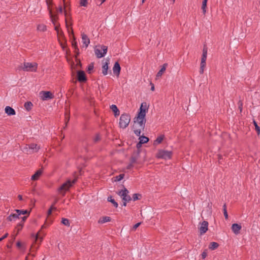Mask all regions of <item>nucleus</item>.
Returning a JSON list of instances; mask_svg holds the SVG:
<instances>
[{
    "label": "nucleus",
    "instance_id": "1",
    "mask_svg": "<svg viewBox=\"0 0 260 260\" xmlns=\"http://www.w3.org/2000/svg\"><path fill=\"white\" fill-rule=\"evenodd\" d=\"M77 178L74 179L73 180H68L66 182L63 183L58 188V191L62 194V196L66 194V191H68L70 188L77 182Z\"/></svg>",
    "mask_w": 260,
    "mask_h": 260
},
{
    "label": "nucleus",
    "instance_id": "2",
    "mask_svg": "<svg viewBox=\"0 0 260 260\" xmlns=\"http://www.w3.org/2000/svg\"><path fill=\"white\" fill-rule=\"evenodd\" d=\"M64 14L66 17L65 20L66 27L67 28L68 33L70 37H72V46L74 48V49H75V48H78L77 45V42L76 41V38L74 35L73 28L72 27L70 28L69 27V24L68 23L67 12L66 10L64 11Z\"/></svg>",
    "mask_w": 260,
    "mask_h": 260
},
{
    "label": "nucleus",
    "instance_id": "3",
    "mask_svg": "<svg viewBox=\"0 0 260 260\" xmlns=\"http://www.w3.org/2000/svg\"><path fill=\"white\" fill-rule=\"evenodd\" d=\"M131 121V116L127 113H123L119 119V125L120 128H125L128 125Z\"/></svg>",
    "mask_w": 260,
    "mask_h": 260
},
{
    "label": "nucleus",
    "instance_id": "4",
    "mask_svg": "<svg viewBox=\"0 0 260 260\" xmlns=\"http://www.w3.org/2000/svg\"><path fill=\"white\" fill-rule=\"evenodd\" d=\"M47 7H48V10L49 12V15H50V17L51 22L55 25L54 29L56 31L57 36H59V32L61 30V29H59V27L60 25L58 24V26H56L55 25V21L58 19V16L57 15H54L53 14L52 10L51 9V8L50 7L49 3V1H47Z\"/></svg>",
    "mask_w": 260,
    "mask_h": 260
},
{
    "label": "nucleus",
    "instance_id": "5",
    "mask_svg": "<svg viewBox=\"0 0 260 260\" xmlns=\"http://www.w3.org/2000/svg\"><path fill=\"white\" fill-rule=\"evenodd\" d=\"M173 153L171 151L159 149L156 154L157 158L164 159L165 160L170 159L172 158Z\"/></svg>",
    "mask_w": 260,
    "mask_h": 260
},
{
    "label": "nucleus",
    "instance_id": "6",
    "mask_svg": "<svg viewBox=\"0 0 260 260\" xmlns=\"http://www.w3.org/2000/svg\"><path fill=\"white\" fill-rule=\"evenodd\" d=\"M108 47L105 45L96 46L94 52L98 58L104 57L107 52Z\"/></svg>",
    "mask_w": 260,
    "mask_h": 260
},
{
    "label": "nucleus",
    "instance_id": "7",
    "mask_svg": "<svg viewBox=\"0 0 260 260\" xmlns=\"http://www.w3.org/2000/svg\"><path fill=\"white\" fill-rule=\"evenodd\" d=\"M40 149V146H38L37 144L30 143L26 145V147L23 149V151L27 153L31 154L38 152Z\"/></svg>",
    "mask_w": 260,
    "mask_h": 260
},
{
    "label": "nucleus",
    "instance_id": "8",
    "mask_svg": "<svg viewBox=\"0 0 260 260\" xmlns=\"http://www.w3.org/2000/svg\"><path fill=\"white\" fill-rule=\"evenodd\" d=\"M38 64L36 62H24L21 69L26 72H36L37 70Z\"/></svg>",
    "mask_w": 260,
    "mask_h": 260
},
{
    "label": "nucleus",
    "instance_id": "9",
    "mask_svg": "<svg viewBox=\"0 0 260 260\" xmlns=\"http://www.w3.org/2000/svg\"><path fill=\"white\" fill-rule=\"evenodd\" d=\"M148 111V107L147 106V104L145 102H143L141 104L139 111L136 116H139V117L142 118L143 117H146V114Z\"/></svg>",
    "mask_w": 260,
    "mask_h": 260
},
{
    "label": "nucleus",
    "instance_id": "10",
    "mask_svg": "<svg viewBox=\"0 0 260 260\" xmlns=\"http://www.w3.org/2000/svg\"><path fill=\"white\" fill-rule=\"evenodd\" d=\"M40 95L43 101H47L54 98L53 93L50 91H42L40 92Z\"/></svg>",
    "mask_w": 260,
    "mask_h": 260
},
{
    "label": "nucleus",
    "instance_id": "11",
    "mask_svg": "<svg viewBox=\"0 0 260 260\" xmlns=\"http://www.w3.org/2000/svg\"><path fill=\"white\" fill-rule=\"evenodd\" d=\"M77 79L80 83H84L87 80L86 74L82 70L78 71L77 72Z\"/></svg>",
    "mask_w": 260,
    "mask_h": 260
},
{
    "label": "nucleus",
    "instance_id": "12",
    "mask_svg": "<svg viewBox=\"0 0 260 260\" xmlns=\"http://www.w3.org/2000/svg\"><path fill=\"white\" fill-rule=\"evenodd\" d=\"M146 121V120L145 117L140 118V117H139V116H136L134 119V123L138 122V123L139 124L140 127L142 129H144L145 128Z\"/></svg>",
    "mask_w": 260,
    "mask_h": 260
},
{
    "label": "nucleus",
    "instance_id": "13",
    "mask_svg": "<svg viewBox=\"0 0 260 260\" xmlns=\"http://www.w3.org/2000/svg\"><path fill=\"white\" fill-rule=\"evenodd\" d=\"M208 222L207 221H203L201 224L200 227L199 228L200 235H203L206 233L208 229Z\"/></svg>",
    "mask_w": 260,
    "mask_h": 260
},
{
    "label": "nucleus",
    "instance_id": "14",
    "mask_svg": "<svg viewBox=\"0 0 260 260\" xmlns=\"http://www.w3.org/2000/svg\"><path fill=\"white\" fill-rule=\"evenodd\" d=\"M109 63V61L108 60H107L106 61L103 62L102 65V73L103 75L106 76L107 75L108 73L110 74H112L111 71L109 70L108 72L109 67L108 64Z\"/></svg>",
    "mask_w": 260,
    "mask_h": 260
},
{
    "label": "nucleus",
    "instance_id": "15",
    "mask_svg": "<svg viewBox=\"0 0 260 260\" xmlns=\"http://www.w3.org/2000/svg\"><path fill=\"white\" fill-rule=\"evenodd\" d=\"M121 71V67L118 61H116L113 67V74L117 77H119Z\"/></svg>",
    "mask_w": 260,
    "mask_h": 260
},
{
    "label": "nucleus",
    "instance_id": "16",
    "mask_svg": "<svg viewBox=\"0 0 260 260\" xmlns=\"http://www.w3.org/2000/svg\"><path fill=\"white\" fill-rule=\"evenodd\" d=\"M207 47L206 45H204L203 49V53L201 58V64H206V61L207 59Z\"/></svg>",
    "mask_w": 260,
    "mask_h": 260
},
{
    "label": "nucleus",
    "instance_id": "17",
    "mask_svg": "<svg viewBox=\"0 0 260 260\" xmlns=\"http://www.w3.org/2000/svg\"><path fill=\"white\" fill-rule=\"evenodd\" d=\"M140 152L141 151L140 150H136L133 152L130 159V161H131L132 163L137 162V160L140 157Z\"/></svg>",
    "mask_w": 260,
    "mask_h": 260
},
{
    "label": "nucleus",
    "instance_id": "18",
    "mask_svg": "<svg viewBox=\"0 0 260 260\" xmlns=\"http://www.w3.org/2000/svg\"><path fill=\"white\" fill-rule=\"evenodd\" d=\"M241 228V225L238 223H233L231 227L232 231L236 235H238L240 233V230Z\"/></svg>",
    "mask_w": 260,
    "mask_h": 260
},
{
    "label": "nucleus",
    "instance_id": "19",
    "mask_svg": "<svg viewBox=\"0 0 260 260\" xmlns=\"http://www.w3.org/2000/svg\"><path fill=\"white\" fill-rule=\"evenodd\" d=\"M82 43L84 45L85 47L87 48L90 43V40L88 36L84 33L81 34Z\"/></svg>",
    "mask_w": 260,
    "mask_h": 260
},
{
    "label": "nucleus",
    "instance_id": "20",
    "mask_svg": "<svg viewBox=\"0 0 260 260\" xmlns=\"http://www.w3.org/2000/svg\"><path fill=\"white\" fill-rule=\"evenodd\" d=\"M43 173L42 169H39L35 173L31 176V180L34 181L37 180Z\"/></svg>",
    "mask_w": 260,
    "mask_h": 260
},
{
    "label": "nucleus",
    "instance_id": "21",
    "mask_svg": "<svg viewBox=\"0 0 260 260\" xmlns=\"http://www.w3.org/2000/svg\"><path fill=\"white\" fill-rule=\"evenodd\" d=\"M5 110L6 113L9 116L14 115L16 114L15 110L10 106H7Z\"/></svg>",
    "mask_w": 260,
    "mask_h": 260
},
{
    "label": "nucleus",
    "instance_id": "22",
    "mask_svg": "<svg viewBox=\"0 0 260 260\" xmlns=\"http://www.w3.org/2000/svg\"><path fill=\"white\" fill-rule=\"evenodd\" d=\"M110 109L113 112L115 117H117L120 115V111L115 105H112L110 106Z\"/></svg>",
    "mask_w": 260,
    "mask_h": 260
},
{
    "label": "nucleus",
    "instance_id": "23",
    "mask_svg": "<svg viewBox=\"0 0 260 260\" xmlns=\"http://www.w3.org/2000/svg\"><path fill=\"white\" fill-rule=\"evenodd\" d=\"M164 138L165 136L164 135H160L154 141L153 145L155 146L158 144H160L164 140Z\"/></svg>",
    "mask_w": 260,
    "mask_h": 260
},
{
    "label": "nucleus",
    "instance_id": "24",
    "mask_svg": "<svg viewBox=\"0 0 260 260\" xmlns=\"http://www.w3.org/2000/svg\"><path fill=\"white\" fill-rule=\"evenodd\" d=\"M167 66H168L167 63H164L163 64L161 69L158 72V73L156 74L157 77H159L162 76V75L163 74L164 72L166 71Z\"/></svg>",
    "mask_w": 260,
    "mask_h": 260
},
{
    "label": "nucleus",
    "instance_id": "25",
    "mask_svg": "<svg viewBox=\"0 0 260 260\" xmlns=\"http://www.w3.org/2000/svg\"><path fill=\"white\" fill-rule=\"evenodd\" d=\"M111 218L109 216H103L101 217L99 220V223H104L107 222L111 221Z\"/></svg>",
    "mask_w": 260,
    "mask_h": 260
},
{
    "label": "nucleus",
    "instance_id": "26",
    "mask_svg": "<svg viewBox=\"0 0 260 260\" xmlns=\"http://www.w3.org/2000/svg\"><path fill=\"white\" fill-rule=\"evenodd\" d=\"M15 211L17 213H18V215H29L30 214V211H28L27 210H19V209H16Z\"/></svg>",
    "mask_w": 260,
    "mask_h": 260
},
{
    "label": "nucleus",
    "instance_id": "27",
    "mask_svg": "<svg viewBox=\"0 0 260 260\" xmlns=\"http://www.w3.org/2000/svg\"><path fill=\"white\" fill-rule=\"evenodd\" d=\"M28 216L29 215H27L26 216H24L21 217V219H22L21 221L18 224V226H20V228L19 229H18V232H20L22 230V229L24 225V223L25 221V220H26V219Z\"/></svg>",
    "mask_w": 260,
    "mask_h": 260
},
{
    "label": "nucleus",
    "instance_id": "28",
    "mask_svg": "<svg viewBox=\"0 0 260 260\" xmlns=\"http://www.w3.org/2000/svg\"><path fill=\"white\" fill-rule=\"evenodd\" d=\"M41 232V230H40L35 236L32 235V236L35 238V241L36 243L37 242V241L38 240V239H40V242L39 243V245L41 244V242H42V241L43 240V237H41L40 236V234ZM39 246V245H38V247L37 248V249L38 248Z\"/></svg>",
    "mask_w": 260,
    "mask_h": 260
},
{
    "label": "nucleus",
    "instance_id": "29",
    "mask_svg": "<svg viewBox=\"0 0 260 260\" xmlns=\"http://www.w3.org/2000/svg\"><path fill=\"white\" fill-rule=\"evenodd\" d=\"M33 106V104L31 102L27 101L24 103V107L25 109L27 111H29Z\"/></svg>",
    "mask_w": 260,
    "mask_h": 260
},
{
    "label": "nucleus",
    "instance_id": "30",
    "mask_svg": "<svg viewBox=\"0 0 260 260\" xmlns=\"http://www.w3.org/2000/svg\"><path fill=\"white\" fill-rule=\"evenodd\" d=\"M218 243L215 242H212L210 243L209 248L212 250H215L219 247Z\"/></svg>",
    "mask_w": 260,
    "mask_h": 260
},
{
    "label": "nucleus",
    "instance_id": "31",
    "mask_svg": "<svg viewBox=\"0 0 260 260\" xmlns=\"http://www.w3.org/2000/svg\"><path fill=\"white\" fill-rule=\"evenodd\" d=\"M107 201L109 202H111L115 208L118 207V203L115 201L114 199H112V196L108 197L107 198Z\"/></svg>",
    "mask_w": 260,
    "mask_h": 260
},
{
    "label": "nucleus",
    "instance_id": "32",
    "mask_svg": "<svg viewBox=\"0 0 260 260\" xmlns=\"http://www.w3.org/2000/svg\"><path fill=\"white\" fill-rule=\"evenodd\" d=\"M139 140L142 142H143L144 144H145L147 143L149 141V139L148 137L142 135L141 136H140V137L139 138Z\"/></svg>",
    "mask_w": 260,
    "mask_h": 260
},
{
    "label": "nucleus",
    "instance_id": "33",
    "mask_svg": "<svg viewBox=\"0 0 260 260\" xmlns=\"http://www.w3.org/2000/svg\"><path fill=\"white\" fill-rule=\"evenodd\" d=\"M253 123L255 126V129L257 133V135H259L260 134V127L258 125L257 122L254 119L253 120Z\"/></svg>",
    "mask_w": 260,
    "mask_h": 260
},
{
    "label": "nucleus",
    "instance_id": "34",
    "mask_svg": "<svg viewBox=\"0 0 260 260\" xmlns=\"http://www.w3.org/2000/svg\"><path fill=\"white\" fill-rule=\"evenodd\" d=\"M19 218V215H18V213H12V214H11L9 216H8L7 219L9 221H12L13 218L15 219V218Z\"/></svg>",
    "mask_w": 260,
    "mask_h": 260
},
{
    "label": "nucleus",
    "instance_id": "35",
    "mask_svg": "<svg viewBox=\"0 0 260 260\" xmlns=\"http://www.w3.org/2000/svg\"><path fill=\"white\" fill-rule=\"evenodd\" d=\"M61 222L62 224H63V225H64L66 226H69L70 225V221L67 218H62L61 219Z\"/></svg>",
    "mask_w": 260,
    "mask_h": 260
},
{
    "label": "nucleus",
    "instance_id": "36",
    "mask_svg": "<svg viewBox=\"0 0 260 260\" xmlns=\"http://www.w3.org/2000/svg\"><path fill=\"white\" fill-rule=\"evenodd\" d=\"M141 197L142 196L140 193H134L133 195L132 199L134 201H135L138 200H140Z\"/></svg>",
    "mask_w": 260,
    "mask_h": 260
},
{
    "label": "nucleus",
    "instance_id": "37",
    "mask_svg": "<svg viewBox=\"0 0 260 260\" xmlns=\"http://www.w3.org/2000/svg\"><path fill=\"white\" fill-rule=\"evenodd\" d=\"M132 200V198L128 194L126 196H122V201L129 202Z\"/></svg>",
    "mask_w": 260,
    "mask_h": 260
},
{
    "label": "nucleus",
    "instance_id": "38",
    "mask_svg": "<svg viewBox=\"0 0 260 260\" xmlns=\"http://www.w3.org/2000/svg\"><path fill=\"white\" fill-rule=\"evenodd\" d=\"M37 29L42 31L46 30V26L44 24H39L38 25Z\"/></svg>",
    "mask_w": 260,
    "mask_h": 260
},
{
    "label": "nucleus",
    "instance_id": "39",
    "mask_svg": "<svg viewBox=\"0 0 260 260\" xmlns=\"http://www.w3.org/2000/svg\"><path fill=\"white\" fill-rule=\"evenodd\" d=\"M57 37L59 42H60V39L66 41L64 35L62 30H60V31L59 32V36H57Z\"/></svg>",
    "mask_w": 260,
    "mask_h": 260
},
{
    "label": "nucleus",
    "instance_id": "40",
    "mask_svg": "<svg viewBox=\"0 0 260 260\" xmlns=\"http://www.w3.org/2000/svg\"><path fill=\"white\" fill-rule=\"evenodd\" d=\"M124 177V174H120L115 177V181H120V180L123 179Z\"/></svg>",
    "mask_w": 260,
    "mask_h": 260
},
{
    "label": "nucleus",
    "instance_id": "41",
    "mask_svg": "<svg viewBox=\"0 0 260 260\" xmlns=\"http://www.w3.org/2000/svg\"><path fill=\"white\" fill-rule=\"evenodd\" d=\"M101 139V136L99 134H97L95 137L93 139V141L94 142V143H96L97 142H98L99 141H100Z\"/></svg>",
    "mask_w": 260,
    "mask_h": 260
},
{
    "label": "nucleus",
    "instance_id": "42",
    "mask_svg": "<svg viewBox=\"0 0 260 260\" xmlns=\"http://www.w3.org/2000/svg\"><path fill=\"white\" fill-rule=\"evenodd\" d=\"M64 120H65L66 125L64 128H65L67 126V124L70 120V115L67 112L65 113V119Z\"/></svg>",
    "mask_w": 260,
    "mask_h": 260
},
{
    "label": "nucleus",
    "instance_id": "43",
    "mask_svg": "<svg viewBox=\"0 0 260 260\" xmlns=\"http://www.w3.org/2000/svg\"><path fill=\"white\" fill-rule=\"evenodd\" d=\"M56 207H53V206H51L50 207V208L48 209V211H47V216H49L50 215H51L52 214V210H56Z\"/></svg>",
    "mask_w": 260,
    "mask_h": 260
},
{
    "label": "nucleus",
    "instance_id": "44",
    "mask_svg": "<svg viewBox=\"0 0 260 260\" xmlns=\"http://www.w3.org/2000/svg\"><path fill=\"white\" fill-rule=\"evenodd\" d=\"M74 52L75 53V60H76V61H77L78 60V56L80 54L79 48H75V49H74Z\"/></svg>",
    "mask_w": 260,
    "mask_h": 260
},
{
    "label": "nucleus",
    "instance_id": "45",
    "mask_svg": "<svg viewBox=\"0 0 260 260\" xmlns=\"http://www.w3.org/2000/svg\"><path fill=\"white\" fill-rule=\"evenodd\" d=\"M207 3L206 2H202V9L203 10V13L204 14H205L206 10V8L207 7Z\"/></svg>",
    "mask_w": 260,
    "mask_h": 260
},
{
    "label": "nucleus",
    "instance_id": "46",
    "mask_svg": "<svg viewBox=\"0 0 260 260\" xmlns=\"http://www.w3.org/2000/svg\"><path fill=\"white\" fill-rule=\"evenodd\" d=\"M80 5L81 6L87 7L88 5V0H80Z\"/></svg>",
    "mask_w": 260,
    "mask_h": 260
},
{
    "label": "nucleus",
    "instance_id": "47",
    "mask_svg": "<svg viewBox=\"0 0 260 260\" xmlns=\"http://www.w3.org/2000/svg\"><path fill=\"white\" fill-rule=\"evenodd\" d=\"M238 109L240 110V113L242 112L243 109V102L241 100H239L238 102Z\"/></svg>",
    "mask_w": 260,
    "mask_h": 260
},
{
    "label": "nucleus",
    "instance_id": "48",
    "mask_svg": "<svg viewBox=\"0 0 260 260\" xmlns=\"http://www.w3.org/2000/svg\"><path fill=\"white\" fill-rule=\"evenodd\" d=\"M93 68H94L93 63H91L90 64H89L88 65V68H87V72H88V73L90 74L91 73V71L93 70Z\"/></svg>",
    "mask_w": 260,
    "mask_h": 260
},
{
    "label": "nucleus",
    "instance_id": "49",
    "mask_svg": "<svg viewBox=\"0 0 260 260\" xmlns=\"http://www.w3.org/2000/svg\"><path fill=\"white\" fill-rule=\"evenodd\" d=\"M144 144L143 142H142L141 141H140L139 140V142L137 143V144H136V147H137V150H140L141 151V147H142V145Z\"/></svg>",
    "mask_w": 260,
    "mask_h": 260
},
{
    "label": "nucleus",
    "instance_id": "50",
    "mask_svg": "<svg viewBox=\"0 0 260 260\" xmlns=\"http://www.w3.org/2000/svg\"><path fill=\"white\" fill-rule=\"evenodd\" d=\"M205 67H206V64H203H203H201L200 71H199V72L201 74H203L204 71V68H205Z\"/></svg>",
    "mask_w": 260,
    "mask_h": 260
},
{
    "label": "nucleus",
    "instance_id": "51",
    "mask_svg": "<svg viewBox=\"0 0 260 260\" xmlns=\"http://www.w3.org/2000/svg\"><path fill=\"white\" fill-rule=\"evenodd\" d=\"M134 132L135 133V134L137 136H139L140 137V134H141V129H135L134 130Z\"/></svg>",
    "mask_w": 260,
    "mask_h": 260
},
{
    "label": "nucleus",
    "instance_id": "52",
    "mask_svg": "<svg viewBox=\"0 0 260 260\" xmlns=\"http://www.w3.org/2000/svg\"><path fill=\"white\" fill-rule=\"evenodd\" d=\"M207 255V253L206 252V250H204L201 254V256L202 259H205Z\"/></svg>",
    "mask_w": 260,
    "mask_h": 260
},
{
    "label": "nucleus",
    "instance_id": "53",
    "mask_svg": "<svg viewBox=\"0 0 260 260\" xmlns=\"http://www.w3.org/2000/svg\"><path fill=\"white\" fill-rule=\"evenodd\" d=\"M141 223V222H138L135 224L132 228V231H135L140 226Z\"/></svg>",
    "mask_w": 260,
    "mask_h": 260
},
{
    "label": "nucleus",
    "instance_id": "54",
    "mask_svg": "<svg viewBox=\"0 0 260 260\" xmlns=\"http://www.w3.org/2000/svg\"><path fill=\"white\" fill-rule=\"evenodd\" d=\"M123 186L124 189H122L123 191V192H122V196L127 195L128 193L129 192L128 190L125 187H124V186Z\"/></svg>",
    "mask_w": 260,
    "mask_h": 260
},
{
    "label": "nucleus",
    "instance_id": "55",
    "mask_svg": "<svg viewBox=\"0 0 260 260\" xmlns=\"http://www.w3.org/2000/svg\"><path fill=\"white\" fill-rule=\"evenodd\" d=\"M77 62V64H76V66H79L80 67V68L82 67V63L81 62V61L80 60V59H78V60L77 61H76Z\"/></svg>",
    "mask_w": 260,
    "mask_h": 260
},
{
    "label": "nucleus",
    "instance_id": "56",
    "mask_svg": "<svg viewBox=\"0 0 260 260\" xmlns=\"http://www.w3.org/2000/svg\"><path fill=\"white\" fill-rule=\"evenodd\" d=\"M8 236V233L5 234L2 237L0 238V242L6 238Z\"/></svg>",
    "mask_w": 260,
    "mask_h": 260
},
{
    "label": "nucleus",
    "instance_id": "57",
    "mask_svg": "<svg viewBox=\"0 0 260 260\" xmlns=\"http://www.w3.org/2000/svg\"><path fill=\"white\" fill-rule=\"evenodd\" d=\"M223 214H224L225 218L226 219H228V214L227 210L223 211Z\"/></svg>",
    "mask_w": 260,
    "mask_h": 260
},
{
    "label": "nucleus",
    "instance_id": "58",
    "mask_svg": "<svg viewBox=\"0 0 260 260\" xmlns=\"http://www.w3.org/2000/svg\"><path fill=\"white\" fill-rule=\"evenodd\" d=\"M16 246L18 248H21L22 247V243L21 242L18 241L16 243Z\"/></svg>",
    "mask_w": 260,
    "mask_h": 260
},
{
    "label": "nucleus",
    "instance_id": "59",
    "mask_svg": "<svg viewBox=\"0 0 260 260\" xmlns=\"http://www.w3.org/2000/svg\"><path fill=\"white\" fill-rule=\"evenodd\" d=\"M133 164L131 162V163L127 166L126 169L130 170L133 167Z\"/></svg>",
    "mask_w": 260,
    "mask_h": 260
},
{
    "label": "nucleus",
    "instance_id": "60",
    "mask_svg": "<svg viewBox=\"0 0 260 260\" xmlns=\"http://www.w3.org/2000/svg\"><path fill=\"white\" fill-rule=\"evenodd\" d=\"M150 85L151 86V90L154 91V89H155L154 84L152 83V82H150Z\"/></svg>",
    "mask_w": 260,
    "mask_h": 260
},
{
    "label": "nucleus",
    "instance_id": "61",
    "mask_svg": "<svg viewBox=\"0 0 260 260\" xmlns=\"http://www.w3.org/2000/svg\"><path fill=\"white\" fill-rule=\"evenodd\" d=\"M122 192H123V190L122 189V190H121L119 191L118 192H117V193L119 196H121V197H122Z\"/></svg>",
    "mask_w": 260,
    "mask_h": 260
},
{
    "label": "nucleus",
    "instance_id": "62",
    "mask_svg": "<svg viewBox=\"0 0 260 260\" xmlns=\"http://www.w3.org/2000/svg\"><path fill=\"white\" fill-rule=\"evenodd\" d=\"M58 11L60 13H62V12H63V9H62V7L61 6L59 7V8H58Z\"/></svg>",
    "mask_w": 260,
    "mask_h": 260
},
{
    "label": "nucleus",
    "instance_id": "63",
    "mask_svg": "<svg viewBox=\"0 0 260 260\" xmlns=\"http://www.w3.org/2000/svg\"><path fill=\"white\" fill-rule=\"evenodd\" d=\"M68 92L70 93V95H72L73 94V90L72 89H70Z\"/></svg>",
    "mask_w": 260,
    "mask_h": 260
},
{
    "label": "nucleus",
    "instance_id": "64",
    "mask_svg": "<svg viewBox=\"0 0 260 260\" xmlns=\"http://www.w3.org/2000/svg\"><path fill=\"white\" fill-rule=\"evenodd\" d=\"M18 199H19L20 201L22 200V196L21 195H20V194H19V195L18 196Z\"/></svg>",
    "mask_w": 260,
    "mask_h": 260
}]
</instances>
